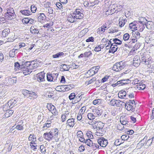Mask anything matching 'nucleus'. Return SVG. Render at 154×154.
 I'll list each match as a JSON object with an SVG mask.
<instances>
[{"label":"nucleus","instance_id":"nucleus-1","mask_svg":"<svg viewBox=\"0 0 154 154\" xmlns=\"http://www.w3.org/2000/svg\"><path fill=\"white\" fill-rule=\"evenodd\" d=\"M126 63L123 61L116 63L113 66L112 69L116 72H119L123 69L125 67Z\"/></svg>","mask_w":154,"mask_h":154},{"label":"nucleus","instance_id":"nucleus-2","mask_svg":"<svg viewBox=\"0 0 154 154\" xmlns=\"http://www.w3.org/2000/svg\"><path fill=\"white\" fill-rule=\"evenodd\" d=\"M6 10L7 12L5 13V15L6 18L8 20H11L15 18L16 14L13 8L10 7L7 8Z\"/></svg>","mask_w":154,"mask_h":154},{"label":"nucleus","instance_id":"nucleus-3","mask_svg":"<svg viewBox=\"0 0 154 154\" xmlns=\"http://www.w3.org/2000/svg\"><path fill=\"white\" fill-rule=\"evenodd\" d=\"M83 14L80 12V9H76L74 11L72 14V17L75 18V19H81L84 17Z\"/></svg>","mask_w":154,"mask_h":154},{"label":"nucleus","instance_id":"nucleus-4","mask_svg":"<svg viewBox=\"0 0 154 154\" xmlns=\"http://www.w3.org/2000/svg\"><path fill=\"white\" fill-rule=\"evenodd\" d=\"M51 134L54 139V142H57L59 140L58 136L59 134V130L57 128H54L51 129L50 131Z\"/></svg>","mask_w":154,"mask_h":154},{"label":"nucleus","instance_id":"nucleus-5","mask_svg":"<svg viewBox=\"0 0 154 154\" xmlns=\"http://www.w3.org/2000/svg\"><path fill=\"white\" fill-rule=\"evenodd\" d=\"M58 74L57 73L50 74L47 73V80L49 82H54L57 79Z\"/></svg>","mask_w":154,"mask_h":154},{"label":"nucleus","instance_id":"nucleus-6","mask_svg":"<svg viewBox=\"0 0 154 154\" xmlns=\"http://www.w3.org/2000/svg\"><path fill=\"white\" fill-rule=\"evenodd\" d=\"M97 142L99 145L102 147H105L108 143L107 139L103 137H100L97 139Z\"/></svg>","mask_w":154,"mask_h":154},{"label":"nucleus","instance_id":"nucleus-7","mask_svg":"<svg viewBox=\"0 0 154 154\" xmlns=\"http://www.w3.org/2000/svg\"><path fill=\"white\" fill-rule=\"evenodd\" d=\"M34 61H31L30 64L27 69L28 72H32L33 69H36L38 66V64L37 63H33Z\"/></svg>","mask_w":154,"mask_h":154},{"label":"nucleus","instance_id":"nucleus-8","mask_svg":"<svg viewBox=\"0 0 154 154\" xmlns=\"http://www.w3.org/2000/svg\"><path fill=\"white\" fill-rule=\"evenodd\" d=\"M45 74L44 72H42L37 74V80L39 82H41L45 81Z\"/></svg>","mask_w":154,"mask_h":154},{"label":"nucleus","instance_id":"nucleus-9","mask_svg":"<svg viewBox=\"0 0 154 154\" xmlns=\"http://www.w3.org/2000/svg\"><path fill=\"white\" fill-rule=\"evenodd\" d=\"M90 108L91 109L93 113L94 114H96L99 116L101 115L102 112V111L98 107L91 106V107Z\"/></svg>","mask_w":154,"mask_h":154},{"label":"nucleus","instance_id":"nucleus-10","mask_svg":"<svg viewBox=\"0 0 154 154\" xmlns=\"http://www.w3.org/2000/svg\"><path fill=\"white\" fill-rule=\"evenodd\" d=\"M43 137L45 140L48 141L53 140V141L54 142L53 138L50 131L44 133L43 134Z\"/></svg>","mask_w":154,"mask_h":154},{"label":"nucleus","instance_id":"nucleus-11","mask_svg":"<svg viewBox=\"0 0 154 154\" xmlns=\"http://www.w3.org/2000/svg\"><path fill=\"white\" fill-rule=\"evenodd\" d=\"M76 136L77 138L79 139L80 141L84 143L85 141V140L82 131H78L76 133Z\"/></svg>","mask_w":154,"mask_h":154},{"label":"nucleus","instance_id":"nucleus-12","mask_svg":"<svg viewBox=\"0 0 154 154\" xmlns=\"http://www.w3.org/2000/svg\"><path fill=\"white\" fill-rule=\"evenodd\" d=\"M140 60L139 56L137 55L135 56L133 60V65L134 66L137 67L140 65Z\"/></svg>","mask_w":154,"mask_h":154},{"label":"nucleus","instance_id":"nucleus-13","mask_svg":"<svg viewBox=\"0 0 154 154\" xmlns=\"http://www.w3.org/2000/svg\"><path fill=\"white\" fill-rule=\"evenodd\" d=\"M137 22V26L134 27V30H138L139 31L141 32L145 28V25L141 23Z\"/></svg>","mask_w":154,"mask_h":154},{"label":"nucleus","instance_id":"nucleus-14","mask_svg":"<svg viewBox=\"0 0 154 154\" xmlns=\"http://www.w3.org/2000/svg\"><path fill=\"white\" fill-rule=\"evenodd\" d=\"M38 21L40 23H42L46 19V17L43 13H41L37 14Z\"/></svg>","mask_w":154,"mask_h":154},{"label":"nucleus","instance_id":"nucleus-15","mask_svg":"<svg viewBox=\"0 0 154 154\" xmlns=\"http://www.w3.org/2000/svg\"><path fill=\"white\" fill-rule=\"evenodd\" d=\"M113 6V9H112L111 10H108L106 11L105 12V14L106 15H111L113 14V12H116V13H117L118 11H118L117 9H116V7H117V5L116 4H113L112 5Z\"/></svg>","mask_w":154,"mask_h":154},{"label":"nucleus","instance_id":"nucleus-16","mask_svg":"<svg viewBox=\"0 0 154 154\" xmlns=\"http://www.w3.org/2000/svg\"><path fill=\"white\" fill-rule=\"evenodd\" d=\"M75 124V119L74 118L69 119L67 121L66 125L70 127H73Z\"/></svg>","mask_w":154,"mask_h":154},{"label":"nucleus","instance_id":"nucleus-17","mask_svg":"<svg viewBox=\"0 0 154 154\" xmlns=\"http://www.w3.org/2000/svg\"><path fill=\"white\" fill-rule=\"evenodd\" d=\"M134 83H136V84H137L136 85L137 87L139 90H143L146 88V86L142 82L136 83V82L138 81L136 79L134 80Z\"/></svg>","mask_w":154,"mask_h":154},{"label":"nucleus","instance_id":"nucleus-18","mask_svg":"<svg viewBox=\"0 0 154 154\" xmlns=\"http://www.w3.org/2000/svg\"><path fill=\"white\" fill-rule=\"evenodd\" d=\"M51 120H47L46 123L43 125L42 127V130H46L51 126Z\"/></svg>","mask_w":154,"mask_h":154},{"label":"nucleus","instance_id":"nucleus-19","mask_svg":"<svg viewBox=\"0 0 154 154\" xmlns=\"http://www.w3.org/2000/svg\"><path fill=\"white\" fill-rule=\"evenodd\" d=\"M31 32L34 35L37 34L39 32V30L36 26H32L30 29Z\"/></svg>","mask_w":154,"mask_h":154},{"label":"nucleus","instance_id":"nucleus-20","mask_svg":"<svg viewBox=\"0 0 154 154\" xmlns=\"http://www.w3.org/2000/svg\"><path fill=\"white\" fill-rule=\"evenodd\" d=\"M117 47V46L116 45H114V43H112L111 45L110 49L109 51V52L114 53L117 50L118 48Z\"/></svg>","mask_w":154,"mask_h":154},{"label":"nucleus","instance_id":"nucleus-21","mask_svg":"<svg viewBox=\"0 0 154 154\" xmlns=\"http://www.w3.org/2000/svg\"><path fill=\"white\" fill-rule=\"evenodd\" d=\"M152 21H147L145 25L146 28L152 30H154V24Z\"/></svg>","mask_w":154,"mask_h":154},{"label":"nucleus","instance_id":"nucleus-22","mask_svg":"<svg viewBox=\"0 0 154 154\" xmlns=\"http://www.w3.org/2000/svg\"><path fill=\"white\" fill-rule=\"evenodd\" d=\"M104 126V124L100 121H97L96 125L93 126L94 129L98 128V129H102Z\"/></svg>","mask_w":154,"mask_h":154},{"label":"nucleus","instance_id":"nucleus-23","mask_svg":"<svg viewBox=\"0 0 154 154\" xmlns=\"http://www.w3.org/2000/svg\"><path fill=\"white\" fill-rule=\"evenodd\" d=\"M48 110L54 115H56L57 114V111L55 106H47Z\"/></svg>","mask_w":154,"mask_h":154},{"label":"nucleus","instance_id":"nucleus-24","mask_svg":"<svg viewBox=\"0 0 154 154\" xmlns=\"http://www.w3.org/2000/svg\"><path fill=\"white\" fill-rule=\"evenodd\" d=\"M127 20L126 19H124L123 17H120L119 19V25L121 27L124 26Z\"/></svg>","mask_w":154,"mask_h":154},{"label":"nucleus","instance_id":"nucleus-25","mask_svg":"<svg viewBox=\"0 0 154 154\" xmlns=\"http://www.w3.org/2000/svg\"><path fill=\"white\" fill-rule=\"evenodd\" d=\"M20 12L23 15L29 16L32 14V12L29 10H24L20 11Z\"/></svg>","mask_w":154,"mask_h":154},{"label":"nucleus","instance_id":"nucleus-26","mask_svg":"<svg viewBox=\"0 0 154 154\" xmlns=\"http://www.w3.org/2000/svg\"><path fill=\"white\" fill-rule=\"evenodd\" d=\"M14 111L12 109H8L6 111V112L5 114V117L8 118L13 114Z\"/></svg>","mask_w":154,"mask_h":154},{"label":"nucleus","instance_id":"nucleus-27","mask_svg":"<svg viewBox=\"0 0 154 154\" xmlns=\"http://www.w3.org/2000/svg\"><path fill=\"white\" fill-rule=\"evenodd\" d=\"M37 97V95L36 94L33 92L30 91L28 97L30 99H35Z\"/></svg>","mask_w":154,"mask_h":154},{"label":"nucleus","instance_id":"nucleus-28","mask_svg":"<svg viewBox=\"0 0 154 154\" xmlns=\"http://www.w3.org/2000/svg\"><path fill=\"white\" fill-rule=\"evenodd\" d=\"M139 21H137V22L139 23H141L144 25H145L147 22V20L145 18L142 17H139Z\"/></svg>","mask_w":154,"mask_h":154},{"label":"nucleus","instance_id":"nucleus-29","mask_svg":"<svg viewBox=\"0 0 154 154\" xmlns=\"http://www.w3.org/2000/svg\"><path fill=\"white\" fill-rule=\"evenodd\" d=\"M74 87V85H64L63 86V89L64 91H67L72 89Z\"/></svg>","mask_w":154,"mask_h":154},{"label":"nucleus","instance_id":"nucleus-30","mask_svg":"<svg viewBox=\"0 0 154 154\" xmlns=\"http://www.w3.org/2000/svg\"><path fill=\"white\" fill-rule=\"evenodd\" d=\"M10 32V30L9 28L4 29L2 32V35L5 37H6Z\"/></svg>","mask_w":154,"mask_h":154},{"label":"nucleus","instance_id":"nucleus-31","mask_svg":"<svg viewBox=\"0 0 154 154\" xmlns=\"http://www.w3.org/2000/svg\"><path fill=\"white\" fill-rule=\"evenodd\" d=\"M29 145L31 149L33 150H35L37 149V146L35 142H31L29 143Z\"/></svg>","mask_w":154,"mask_h":154},{"label":"nucleus","instance_id":"nucleus-32","mask_svg":"<svg viewBox=\"0 0 154 154\" xmlns=\"http://www.w3.org/2000/svg\"><path fill=\"white\" fill-rule=\"evenodd\" d=\"M126 95V93L125 91H121L118 94L119 97L121 98H124Z\"/></svg>","mask_w":154,"mask_h":154},{"label":"nucleus","instance_id":"nucleus-33","mask_svg":"<svg viewBox=\"0 0 154 154\" xmlns=\"http://www.w3.org/2000/svg\"><path fill=\"white\" fill-rule=\"evenodd\" d=\"M28 140L32 142H35L36 141V137L34 134H30L29 136Z\"/></svg>","mask_w":154,"mask_h":154},{"label":"nucleus","instance_id":"nucleus-34","mask_svg":"<svg viewBox=\"0 0 154 154\" xmlns=\"http://www.w3.org/2000/svg\"><path fill=\"white\" fill-rule=\"evenodd\" d=\"M85 142L87 145L91 147L93 144V141L90 139H88L85 140Z\"/></svg>","mask_w":154,"mask_h":154},{"label":"nucleus","instance_id":"nucleus-35","mask_svg":"<svg viewBox=\"0 0 154 154\" xmlns=\"http://www.w3.org/2000/svg\"><path fill=\"white\" fill-rule=\"evenodd\" d=\"M69 66H67L65 64H62L61 65L60 69L62 71H68L69 69Z\"/></svg>","mask_w":154,"mask_h":154},{"label":"nucleus","instance_id":"nucleus-36","mask_svg":"<svg viewBox=\"0 0 154 154\" xmlns=\"http://www.w3.org/2000/svg\"><path fill=\"white\" fill-rule=\"evenodd\" d=\"M16 101L13 99L9 100L7 103V106H14L16 103Z\"/></svg>","mask_w":154,"mask_h":154},{"label":"nucleus","instance_id":"nucleus-37","mask_svg":"<svg viewBox=\"0 0 154 154\" xmlns=\"http://www.w3.org/2000/svg\"><path fill=\"white\" fill-rule=\"evenodd\" d=\"M31 61H26L25 62L24 64H22V65L21 66V68H26V69H27L28 67L29 66V65L30 64V63Z\"/></svg>","mask_w":154,"mask_h":154},{"label":"nucleus","instance_id":"nucleus-38","mask_svg":"<svg viewBox=\"0 0 154 154\" xmlns=\"http://www.w3.org/2000/svg\"><path fill=\"white\" fill-rule=\"evenodd\" d=\"M86 135L88 138L90 139H93L94 138L92 132L90 131H87L86 133Z\"/></svg>","mask_w":154,"mask_h":154},{"label":"nucleus","instance_id":"nucleus-39","mask_svg":"<svg viewBox=\"0 0 154 154\" xmlns=\"http://www.w3.org/2000/svg\"><path fill=\"white\" fill-rule=\"evenodd\" d=\"M120 122L121 124L123 125H125L127 124L128 123V121L126 120V119H125L124 117H121L120 118Z\"/></svg>","mask_w":154,"mask_h":154},{"label":"nucleus","instance_id":"nucleus-40","mask_svg":"<svg viewBox=\"0 0 154 154\" xmlns=\"http://www.w3.org/2000/svg\"><path fill=\"white\" fill-rule=\"evenodd\" d=\"M72 14L69 16L68 18L67 19V20L70 23H73L74 22H75L76 21V20L75 19V18H73V17H72Z\"/></svg>","mask_w":154,"mask_h":154},{"label":"nucleus","instance_id":"nucleus-41","mask_svg":"<svg viewBox=\"0 0 154 154\" xmlns=\"http://www.w3.org/2000/svg\"><path fill=\"white\" fill-rule=\"evenodd\" d=\"M64 54L63 52H59L57 53L56 54L53 55L52 57L53 58H58L63 56Z\"/></svg>","mask_w":154,"mask_h":154},{"label":"nucleus","instance_id":"nucleus-42","mask_svg":"<svg viewBox=\"0 0 154 154\" xmlns=\"http://www.w3.org/2000/svg\"><path fill=\"white\" fill-rule=\"evenodd\" d=\"M46 11H48V13L49 14L51 15V16H53V8L50 7H48L46 8Z\"/></svg>","mask_w":154,"mask_h":154},{"label":"nucleus","instance_id":"nucleus-43","mask_svg":"<svg viewBox=\"0 0 154 154\" xmlns=\"http://www.w3.org/2000/svg\"><path fill=\"white\" fill-rule=\"evenodd\" d=\"M102 102L101 99H97L94 100L93 102V103L94 105H99Z\"/></svg>","mask_w":154,"mask_h":154},{"label":"nucleus","instance_id":"nucleus-44","mask_svg":"<svg viewBox=\"0 0 154 154\" xmlns=\"http://www.w3.org/2000/svg\"><path fill=\"white\" fill-rule=\"evenodd\" d=\"M137 21H135L133 22L130 23L129 24V26L130 28L131 29H134V27L137 26Z\"/></svg>","mask_w":154,"mask_h":154},{"label":"nucleus","instance_id":"nucleus-45","mask_svg":"<svg viewBox=\"0 0 154 154\" xmlns=\"http://www.w3.org/2000/svg\"><path fill=\"white\" fill-rule=\"evenodd\" d=\"M104 48L103 45H99L96 46L94 49V51L98 52L101 51V49H103Z\"/></svg>","mask_w":154,"mask_h":154},{"label":"nucleus","instance_id":"nucleus-46","mask_svg":"<svg viewBox=\"0 0 154 154\" xmlns=\"http://www.w3.org/2000/svg\"><path fill=\"white\" fill-rule=\"evenodd\" d=\"M88 118L90 120H93L95 119V116L92 113H88L87 115Z\"/></svg>","mask_w":154,"mask_h":154},{"label":"nucleus","instance_id":"nucleus-47","mask_svg":"<svg viewBox=\"0 0 154 154\" xmlns=\"http://www.w3.org/2000/svg\"><path fill=\"white\" fill-rule=\"evenodd\" d=\"M81 96V95H79V94L78 96L75 97V100L73 102V101L72 102V104H74V103H76L77 102H79L80 101V98Z\"/></svg>","mask_w":154,"mask_h":154},{"label":"nucleus","instance_id":"nucleus-48","mask_svg":"<svg viewBox=\"0 0 154 154\" xmlns=\"http://www.w3.org/2000/svg\"><path fill=\"white\" fill-rule=\"evenodd\" d=\"M141 63L146 65L149 64V62L148 61H146L145 57H143L141 58Z\"/></svg>","mask_w":154,"mask_h":154},{"label":"nucleus","instance_id":"nucleus-49","mask_svg":"<svg viewBox=\"0 0 154 154\" xmlns=\"http://www.w3.org/2000/svg\"><path fill=\"white\" fill-rule=\"evenodd\" d=\"M99 145H98L97 143H93V144L92 145V146L91 147L92 149L94 150H95L99 148Z\"/></svg>","mask_w":154,"mask_h":154},{"label":"nucleus","instance_id":"nucleus-50","mask_svg":"<svg viewBox=\"0 0 154 154\" xmlns=\"http://www.w3.org/2000/svg\"><path fill=\"white\" fill-rule=\"evenodd\" d=\"M113 41L114 42V44H115V45L117 44L120 45H121L122 43L121 41L118 38L114 39L113 40Z\"/></svg>","mask_w":154,"mask_h":154},{"label":"nucleus","instance_id":"nucleus-51","mask_svg":"<svg viewBox=\"0 0 154 154\" xmlns=\"http://www.w3.org/2000/svg\"><path fill=\"white\" fill-rule=\"evenodd\" d=\"M40 150L42 153L45 154L46 152L45 148L43 145L40 146Z\"/></svg>","mask_w":154,"mask_h":154},{"label":"nucleus","instance_id":"nucleus-52","mask_svg":"<svg viewBox=\"0 0 154 154\" xmlns=\"http://www.w3.org/2000/svg\"><path fill=\"white\" fill-rule=\"evenodd\" d=\"M37 10V8L34 5H32L31 6V12L32 14L33 13H35L36 12Z\"/></svg>","mask_w":154,"mask_h":154},{"label":"nucleus","instance_id":"nucleus-53","mask_svg":"<svg viewBox=\"0 0 154 154\" xmlns=\"http://www.w3.org/2000/svg\"><path fill=\"white\" fill-rule=\"evenodd\" d=\"M15 50L13 49L10 51L9 52V56L11 57H14L15 55Z\"/></svg>","mask_w":154,"mask_h":154},{"label":"nucleus","instance_id":"nucleus-54","mask_svg":"<svg viewBox=\"0 0 154 154\" xmlns=\"http://www.w3.org/2000/svg\"><path fill=\"white\" fill-rule=\"evenodd\" d=\"M134 106H126V109L130 112H132L134 111L135 108H133Z\"/></svg>","mask_w":154,"mask_h":154},{"label":"nucleus","instance_id":"nucleus-55","mask_svg":"<svg viewBox=\"0 0 154 154\" xmlns=\"http://www.w3.org/2000/svg\"><path fill=\"white\" fill-rule=\"evenodd\" d=\"M111 39L109 41L108 39L103 38L102 40V41L103 43L107 42V44L108 45H110V44H112L111 43Z\"/></svg>","mask_w":154,"mask_h":154},{"label":"nucleus","instance_id":"nucleus-56","mask_svg":"<svg viewBox=\"0 0 154 154\" xmlns=\"http://www.w3.org/2000/svg\"><path fill=\"white\" fill-rule=\"evenodd\" d=\"M92 54V53L90 51L86 52L84 53V57H88L91 55Z\"/></svg>","mask_w":154,"mask_h":154},{"label":"nucleus","instance_id":"nucleus-57","mask_svg":"<svg viewBox=\"0 0 154 154\" xmlns=\"http://www.w3.org/2000/svg\"><path fill=\"white\" fill-rule=\"evenodd\" d=\"M97 123V121H96L95 120H93L89 121L88 122V124L90 125H91L93 126H94L95 125H96Z\"/></svg>","mask_w":154,"mask_h":154},{"label":"nucleus","instance_id":"nucleus-58","mask_svg":"<svg viewBox=\"0 0 154 154\" xmlns=\"http://www.w3.org/2000/svg\"><path fill=\"white\" fill-rule=\"evenodd\" d=\"M103 0H95L94 2H90L91 4V6H93L97 4L99 2H102Z\"/></svg>","mask_w":154,"mask_h":154},{"label":"nucleus","instance_id":"nucleus-59","mask_svg":"<svg viewBox=\"0 0 154 154\" xmlns=\"http://www.w3.org/2000/svg\"><path fill=\"white\" fill-rule=\"evenodd\" d=\"M96 135L98 136H101L103 135L101 129H97L96 132Z\"/></svg>","mask_w":154,"mask_h":154},{"label":"nucleus","instance_id":"nucleus-60","mask_svg":"<svg viewBox=\"0 0 154 154\" xmlns=\"http://www.w3.org/2000/svg\"><path fill=\"white\" fill-rule=\"evenodd\" d=\"M15 128L18 131H22L24 129L23 125H17L15 127Z\"/></svg>","mask_w":154,"mask_h":154},{"label":"nucleus","instance_id":"nucleus-61","mask_svg":"<svg viewBox=\"0 0 154 154\" xmlns=\"http://www.w3.org/2000/svg\"><path fill=\"white\" fill-rule=\"evenodd\" d=\"M75 94L74 93H71L69 97V99L71 100L73 99H75Z\"/></svg>","mask_w":154,"mask_h":154},{"label":"nucleus","instance_id":"nucleus-62","mask_svg":"<svg viewBox=\"0 0 154 154\" xmlns=\"http://www.w3.org/2000/svg\"><path fill=\"white\" fill-rule=\"evenodd\" d=\"M129 37V35L128 33H126L124 34L123 38L124 40L127 41L128 40Z\"/></svg>","mask_w":154,"mask_h":154},{"label":"nucleus","instance_id":"nucleus-63","mask_svg":"<svg viewBox=\"0 0 154 154\" xmlns=\"http://www.w3.org/2000/svg\"><path fill=\"white\" fill-rule=\"evenodd\" d=\"M117 154H124L125 153V149H119L116 151Z\"/></svg>","mask_w":154,"mask_h":154},{"label":"nucleus","instance_id":"nucleus-64","mask_svg":"<svg viewBox=\"0 0 154 154\" xmlns=\"http://www.w3.org/2000/svg\"><path fill=\"white\" fill-rule=\"evenodd\" d=\"M152 141V139H148L146 143H145V145H146L147 146H150Z\"/></svg>","mask_w":154,"mask_h":154}]
</instances>
